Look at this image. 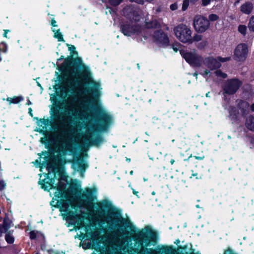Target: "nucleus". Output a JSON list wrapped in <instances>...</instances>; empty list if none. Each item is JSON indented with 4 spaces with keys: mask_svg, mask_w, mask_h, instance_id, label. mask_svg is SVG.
<instances>
[{
    "mask_svg": "<svg viewBox=\"0 0 254 254\" xmlns=\"http://www.w3.org/2000/svg\"><path fill=\"white\" fill-rule=\"evenodd\" d=\"M88 97L81 101L79 106H73L75 114L82 117L88 122V127L84 135L83 144L89 147L91 145L99 146L103 142L104 139L101 136L92 138V134L97 130H105L111 124L112 117L107 113L100 102L94 100L93 104L94 112H92L87 104Z\"/></svg>",
    "mask_w": 254,
    "mask_h": 254,
    "instance_id": "obj_1",
    "label": "nucleus"
},
{
    "mask_svg": "<svg viewBox=\"0 0 254 254\" xmlns=\"http://www.w3.org/2000/svg\"><path fill=\"white\" fill-rule=\"evenodd\" d=\"M40 175L39 185L42 189L45 190L49 191L52 189L54 190V197L51 202L52 205H54L55 202L56 206L60 209L61 215L64 220H72V223H77L78 224H81L80 217L75 215L72 212L74 208L75 202L73 195L70 191L65 188V185L61 181H58V185L54 186L55 180L49 178V173L43 174L44 179H41L42 175Z\"/></svg>",
    "mask_w": 254,
    "mask_h": 254,
    "instance_id": "obj_2",
    "label": "nucleus"
},
{
    "mask_svg": "<svg viewBox=\"0 0 254 254\" xmlns=\"http://www.w3.org/2000/svg\"><path fill=\"white\" fill-rule=\"evenodd\" d=\"M72 212L74 213L75 215H78L79 217L80 216V217H82V219L80 220L81 224V225L78 224L77 222L73 223L72 220L71 219L66 220L69 224L68 226L70 225H74L76 229L85 228L86 234L83 236L82 234H81L80 237H82V239L86 237L87 238L92 240L93 241L91 247L92 249H99L100 245L102 244L104 247H110L112 250L121 254H131L132 250L129 249L128 242H127L129 239L128 237L126 236L123 240L116 239L109 240L106 237L101 235L100 232L96 229H94L93 230H88L85 225L84 216L76 210H72ZM90 245H91V244H90ZM130 249H131L130 248Z\"/></svg>",
    "mask_w": 254,
    "mask_h": 254,
    "instance_id": "obj_3",
    "label": "nucleus"
},
{
    "mask_svg": "<svg viewBox=\"0 0 254 254\" xmlns=\"http://www.w3.org/2000/svg\"><path fill=\"white\" fill-rule=\"evenodd\" d=\"M124 15L130 20L131 25L124 24L122 26V31L124 35L130 36L134 34H138L141 32V27L139 24H133L132 20L139 22L144 18L142 15L143 11L139 9H134L131 6L126 7L123 11Z\"/></svg>",
    "mask_w": 254,
    "mask_h": 254,
    "instance_id": "obj_4",
    "label": "nucleus"
},
{
    "mask_svg": "<svg viewBox=\"0 0 254 254\" xmlns=\"http://www.w3.org/2000/svg\"><path fill=\"white\" fill-rule=\"evenodd\" d=\"M81 200L83 201V206L93 216H97L99 217L104 214V209H109L111 207L112 203L110 201L104 199L96 203L97 210L93 208L94 196L91 189L86 188L81 195Z\"/></svg>",
    "mask_w": 254,
    "mask_h": 254,
    "instance_id": "obj_5",
    "label": "nucleus"
},
{
    "mask_svg": "<svg viewBox=\"0 0 254 254\" xmlns=\"http://www.w3.org/2000/svg\"><path fill=\"white\" fill-rule=\"evenodd\" d=\"M135 241L141 248L138 254H156L155 251L152 248H147L154 245L156 241V235L151 230L145 229L139 232L136 235Z\"/></svg>",
    "mask_w": 254,
    "mask_h": 254,
    "instance_id": "obj_6",
    "label": "nucleus"
},
{
    "mask_svg": "<svg viewBox=\"0 0 254 254\" xmlns=\"http://www.w3.org/2000/svg\"><path fill=\"white\" fill-rule=\"evenodd\" d=\"M55 129L58 131L56 138L57 151L64 155L67 153L73 152L74 148L71 138L59 133L66 131V125L64 123L59 122L56 125Z\"/></svg>",
    "mask_w": 254,
    "mask_h": 254,
    "instance_id": "obj_7",
    "label": "nucleus"
},
{
    "mask_svg": "<svg viewBox=\"0 0 254 254\" xmlns=\"http://www.w3.org/2000/svg\"><path fill=\"white\" fill-rule=\"evenodd\" d=\"M230 60L231 57H230L226 58H222L221 57L214 58L212 56H209L206 57L203 60V62L204 65L209 69V70L203 69L199 67L198 71L199 74L202 75L204 78H207L211 76L210 70L219 68L221 65V63H224Z\"/></svg>",
    "mask_w": 254,
    "mask_h": 254,
    "instance_id": "obj_8",
    "label": "nucleus"
},
{
    "mask_svg": "<svg viewBox=\"0 0 254 254\" xmlns=\"http://www.w3.org/2000/svg\"><path fill=\"white\" fill-rule=\"evenodd\" d=\"M177 38L183 43H192V31L187 25L180 24L174 29Z\"/></svg>",
    "mask_w": 254,
    "mask_h": 254,
    "instance_id": "obj_9",
    "label": "nucleus"
},
{
    "mask_svg": "<svg viewBox=\"0 0 254 254\" xmlns=\"http://www.w3.org/2000/svg\"><path fill=\"white\" fill-rule=\"evenodd\" d=\"M82 75L84 77L86 82L91 84L87 94H92L94 98H98L100 96V83L92 79L91 72L88 68L85 69L82 72Z\"/></svg>",
    "mask_w": 254,
    "mask_h": 254,
    "instance_id": "obj_10",
    "label": "nucleus"
},
{
    "mask_svg": "<svg viewBox=\"0 0 254 254\" xmlns=\"http://www.w3.org/2000/svg\"><path fill=\"white\" fill-rule=\"evenodd\" d=\"M242 85V81L238 78H234L226 80L222 86L223 94L229 95L234 94Z\"/></svg>",
    "mask_w": 254,
    "mask_h": 254,
    "instance_id": "obj_11",
    "label": "nucleus"
},
{
    "mask_svg": "<svg viewBox=\"0 0 254 254\" xmlns=\"http://www.w3.org/2000/svg\"><path fill=\"white\" fill-rule=\"evenodd\" d=\"M180 53L186 62L193 67H199L202 62L201 56L195 50L192 51H181Z\"/></svg>",
    "mask_w": 254,
    "mask_h": 254,
    "instance_id": "obj_12",
    "label": "nucleus"
},
{
    "mask_svg": "<svg viewBox=\"0 0 254 254\" xmlns=\"http://www.w3.org/2000/svg\"><path fill=\"white\" fill-rule=\"evenodd\" d=\"M118 225L124 228L121 229L120 233L124 235H132L135 233L136 228L129 218H120L118 219Z\"/></svg>",
    "mask_w": 254,
    "mask_h": 254,
    "instance_id": "obj_13",
    "label": "nucleus"
},
{
    "mask_svg": "<svg viewBox=\"0 0 254 254\" xmlns=\"http://www.w3.org/2000/svg\"><path fill=\"white\" fill-rule=\"evenodd\" d=\"M83 156H81L80 155L79 157H77L72 164V168L75 171L79 172L82 178L84 177V173L88 166L85 159L83 158V157H87L86 153H83Z\"/></svg>",
    "mask_w": 254,
    "mask_h": 254,
    "instance_id": "obj_14",
    "label": "nucleus"
},
{
    "mask_svg": "<svg viewBox=\"0 0 254 254\" xmlns=\"http://www.w3.org/2000/svg\"><path fill=\"white\" fill-rule=\"evenodd\" d=\"M209 26V21L206 18L200 15H197L194 17L193 26L196 32L203 33L208 29Z\"/></svg>",
    "mask_w": 254,
    "mask_h": 254,
    "instance_id": "obj_15",
    "label": "nucleus"
},
{
    "mask_svg": "<svg viewBox=\"0 0 254 254\" xmlns=\"http://www.w3.org/2000/svg\"><path fill=\"white\" fill-rule=\"evenodd\" d=\"M62 67L65 72L70 74L68 79L69 85L72 86L76 83H80L79 77L77 74V70L75 71L74 69H71L70 63L65 62L62 65Z\"/></svg>",
    "mask_w": 254,
    "mask_h": 254,
    "instance_id": "obj_16",
    "label": "nucleus"
},
{
    "mask_svg": "<svg viewBox=\"0 0 254 254\" xmlns=\"http://www.w3.org/2000/svg\"><path fill=\"white\" fill-rule=\"evenodd\" d=\"M248 48L245 44H240L235 48L234 52V58L239 62L244 61L248 56Z\"/></svg>",
    "mask_w": 254,
    "mask_h": 254,
    "instance_id": "obj_17",
    "label": "nucleus"
},
{
    "mask_svg": "<svg viewBox=\"0 0 254 254\" xmlns=\"http://www.w3.org/2000/svg\"><path fill=\"white\" fill-rule=\"evenodd\" d=\"M153 36L155 42L158 45L163 47L169 45V38L164 32L158 30L154 31Z\"/></svg>",
    "mask_w": 254,
    "mask_h": 254,
    "instance_id": "obj_18",
    "label": "nucleus"
},
{
    "mask_svg": "<svg viewBox=\"0 0 254 254\" xmlns=\"http://www.w3.org/2000/svg\"><path fill=\"white\" fill-rule=\"evenodd\" d=\"M37 124L38 126L37 130L41 133L45 134L47 132L48 128L51 126L52 121L48 118H44L38 120L37 122Z\"/></svg>",
    "mask_w": 254,
    "mask_h": 254,
    "instance_id": "obj_19",
    "label": "nucleus"
},
{
    "mask_svg": "<svg viewBox=\"0 0 254 254\" xmlns=\"http://www.w3.org/2000/svg\"><path fill=\"white\" fill-rule=\"evenodd\" d=\"M44 160L41 161V157L40 158V162H38V160H36L33 163L37 167H39L40 168V171H42V169L44 168H46L47 170L49 169V159L48 158H43Z\"/></svg>",
    "mask_w": 254,
    "mask_h": 254,
    "instance_id": "obj_20",
    "label": "nucleus"
},
{
    "mask_svg": "<svg viewBox=\"0 0 254 254\" xmlns=\"http://www.w3.org/2000/svg\"><path fill=\"white\" fill-rule=\"evenodd\" d=\"M254 8L253 4L251 2H246L243 4L240 8L241 11L246 14H250Z\"/></svg>",
    "mask_w": 254,
    "mask_h": 254,
    "instance_id": "obj_21",
    "label": "nucleus"
},
{
    "mask_svg": "<svg viewBox=\"0 0 254 254\" xmlns=\"http://www.w3.org/2000/svg\"><path fill=\"white\" fill-rule=\"evenodd\" d=\"M69 86V85L64 86L61 91V97L68 103L70 102V97L68 94V87Z\"/></svg>",
    "mask_w": 254,
    "mask_h": 254,
    "instance_id": "obj_22",
    "label": "nucleus"
},
{
    "mask_svg": "<svg viewBox=\"0 0 254 254\" xmlns=\"http://www.w3.org/2000/svg\"><path fill=\"white\" fill-rule=\"evenodd\" d=\"M229 110V118L232 122H235L238 117V112L237 109L233 107H230Z\"/></svg>",
    "mask_w": 254,
    "mask_h": 254,
    "instance_id": "obj_23",
    "label": "nucleus"
},
{
    "mask_svg": "<svg viewBox=\"0 0 254 254\" xmlns=\"http://www.w3.org/2000/svg\"><path fill=\"white\" fill-rule=\"evenodd\" d=\"M246 126L248 129L254 131V117L250 116L247 118L246 121Z\"/></svg>",
    "mask_w": 254,
    "mask_h": 254,
    "instance_id": "obj_24",
    "label": "nucleus"
},
{
    "mask_svg": "<svg viewBox=\"0 0 254 254\" xmlns=\"http://www.w3.org/2000/svg\"><path fill=\"white\" fill-rule=\"evenodd\" d=\"M12 221L11 220L8 218L7 216H6L3 221L2 223V227L4 232H6L8 231V230L11 227Z\"/></svg>",
    "mask_w": 254,
    "mask_h": 254,
    "instance_id": "obj_25",
    "label": "nucleus"
},
{
    "mask_svg": "<svg viewBox=\"0 0 254 254\" xmlns=\"http://www.w3.org/2000/svg\"><path fill=\"white\" fill-rule=\"evenodd\" d=\"M23 100L22 96H14L13 98L8 97L6 101L10 104H17Z\"/></svg>",
    "mask_w": 254,
    "mask_h": 254,
    "instance_id": "obj_26",
    "label": "nucleus"
},
{
    "mask_svg": "<svg viewBox=\"0 0 254 254\" xmlns=\"http://www.w3.org/2000/svg\"><path fill=\"white\" fill-rule=\"evenodd\" d=\"M5 233V240L8 244H12L14 241V238L12 236V233L11 231H7Z\"/></svg>",
    "mask_w": 254,
    "mask_h": 254,
    "instance_id": "obj_27",
    "label": "nucleus"
},
{
    "mask_svg": "<svg viewBox=\"0 0 254 254\" xmlns=\"http://www.w3.org/2000/svg\"><path fill=\"white\" fill-rule=\"evenodd\" d=\"M238 30L242 35L245 36L248 31V28L245 25L240 24L238 26Z\"/></svg>",
    "mask_w": 254,
    "mask_h": 254,
    "instance_id": "obj_28",
    "label": "nucleus"
},
{
    "mask_svg": "<svg viewBox=\"0 0 254 254\" xmlns=\"http://www.w3.org/2000/svg\"><path fill=\"white\" fill-rule=\"evenodd\" d=\"M248 27L250 31L254 32V15L250 19L248 23Z\"/></svg>",
    "mask_w": 254,
    "mask_h": 254,
    "instance_id": "obj_29",
    "label": "nucleus"
},
{
    "mask_svg": "<svg viewBox=\"0 0 254 254\" xmlns=\"http://www.w3.org/2000/svg\"><path fill=\"white\" fill-rule=\"evenodd\" d=\"M54 37L57 39L58 41L59 42H63L64 41V39L63 38V35L62 33L60 32V30L58 31V33H56L54 35Z\"/></svg>",
    "mask_w": 254,
    "mask_h": 254,
    "instance_id": "obj_30",
    "label": "nucleus"
},
{
    "mask_svg": "<svg viewBox=\"0 0 254 254\" xmlns=\"http://www.w3.org/2000/svg\"><path fill=\"white\" fill-rule=\"evenodd\" d=\"M215 74L219 78H226L227 77L226 73L223 72L220 70H217L215 71Z\"/></svg>",
    "mask_w": 254,
    "mask_h": 254,
    "instance_id": "obj_31",
    "label": "nucleus"
},
{
    "mask_svg": "<svg viewBox=\"0 0 254 254\" xmlns=\"http://www.w3.org/2000/svg\"><path fill=\"white\" fill-rule=\"evenodd\" d=\"M159 23L156 20H153L150 25H148V27H154L155 28H158L160 27V24H159Z\"/></svg>",
    "mask_w": 254,
    "mask_h": 254,
    "instance_id": "obj_32",
    "label": "nucleus"
},
{
    "mask_svg": "<svg viewBox=\"0 0 254 254\" xmlns=\"http://www.w3.org/2000/svg\"><path fill=\"white\" fill-rule=\"evenodd\" d=\"M190 0H184L182 5V10L185 11L189 5V1Z\"/></svg>",
    "mask_w": 254,
    "mask_h": 254,
    "instance_id": "obj_33",
    "label": "nucleus"
},
{
    "mask_svg": "<svg viewBox=\"0 0 254 254\" xmlns=\"http://www.w3.org/2000/svg\"><path fill=\"white\" fill-rule=\"evenodd\" d=\"M209 20L211 21H215L218 19L219 16L215 14H211L208 16Z\"/></svg>",
    "mask_w": 254,
    "mask_h": 254,
    "instance_id": "obj_34",
    "label": "nucleus"
},
{
    "mask_svg": "<svg viewBox=\"0 0 254 254\" xmlns=\"http://www.w3.org/2000/svg\"><path fill=\"white\" fill-rule=\"evenodd\" d=\"M202 39V36L198 34H195L193 36H192V43L194 41H199Z\"/></svg>",
    "mask_w": 254,
    "mask_h": 254,
    "instance_id": "obj_35",
    "label": "nucleus"
},
{
    "mask_svg": "<svg viewBox=\"0 0 254 254\" xmlns=\"http://www.w3.org/2000/svg\"><path fill=\"white\" fill-rule=\"evenodd\" d=\"M123 0H109L111 4L113 5H119Z\"/></svg>",
    "mask_w": 254,
    "mask_h": 254,
    "instance_id": "obj_36",
    "label": "nucleus"
},
{
    "mask_svg": "<svg viewBox=\"0 0 254 254\" xmlns=\"http://www.w3.org/2000/svg\"><path fill=\"white\" fill-rule=\"evenodd\" d=\"M0 47L1 48V51L5 53L7 51V46L5 43H1Z\"/></svg>",
    "mask_w": 254,
    "mask_h": 254,
    "instance_id": "obj_37",
    "label": "nucleus"
},
{
    "mask_svg": "<svg viewBox=\"0 0 254 254\" xmlns=\"http://www.w3.org/2000/svg\"><path fill=\"white\" fill-rule=\"evenodd\" d=\"M6 186V183L3 180H0V190H3Z\"/></svg>",
    "mask_w": 254,
    "mask_h": 254,
    "instance_id": "obj_38",
    "label": "nucleus"
},
{
    "mask_svg": "<svg viewBox=\"0 0 254 254\" xmlns=\"http://www.w3.org/2000/svg\"><path fill=\"white\" fill-rule=\"evenodd\" d=\"M131 2H135L139 4H143L145 1H151L152 0H130Z\"/></svg>",
    "mask_w": 254,
    "mask_h": 254,
    "instance_id": "obj_39",
    "label": "nucleus"
},
{
    "mask_svg": "<svg viewBox=\"0 0 254 254\" xmlns=\"http://www.w3.org/2000/svg\"><path fill=\"white\" fill-rule=\"evenodd\" d=\"M37 232H35L34 231H31L30 232V238L31 239H34L36 237V234Z\"/></svg>",
    "mask_w": 254,
    "mask_h": 254,
    "instance_id": "obj_40",
    "label": "nucleus"
},
{
    "mask_svg": "<svg viewBox=\"0 0 254 254\" xmlns=\"http://www.w3.org/2000/svg\"><path fill=\"white\" fill-rule=\"evenodd\" d=\"M212 0H202L201 1H202V4L203 5V6H207L209 4H210L211 1Z\"/></svg>",
    "mask_w": 254,
    "mask_h": 254,
    "instance_id": "obj_41",
    "label": "nucleus"
},
{
    "mask_svg": "<svg viewBox=\"0 0 254 254\" xmlns=\"http://www.w3.org/2000/svg\"><path fill=\"white\" fill-rule=\"evenodd\" d=\"M178 7V5L176 3H173L170 5V9L173 11L177 9Z\"/></svg>",
    "mask_w": 254,
    "mask_h": 254,
    "instance_id": "obj_42",
    "label": "nucleus"
},
{
    "mask_svg": "<svg viewBox=\"0 0 254 254\" xmlns=\"http://www.w3.org/2000/svg\"><path fill=\"white\" fill-rule=\"evenodd\" d=\"M56 23H57V22L55 19H52L51 24L53 26V27H55L58 26L56 24Z\"/></svg>",
    "mask_w": 254,
    "mask_h": 254,
    "instance_id": "obj_43",
    "label": "nucleus"
},
{
    "mask_svg": "<svg viewBox=\"0 0 254 254\" xmlns=\"http://www.w3.org/2000/svg\"><path fill=\"white\" fill-rule=\"evenodd\" d=\"M250 142L252 145L251 147H254V135L251 137Z\"/></svg>",
    "mask_w": 254,
    "mask_h": 254,
    "instance_id": "obj_44",
    "label": "nucleus"
},
{
    "mask_svg": "<svg viewBox=\"0 0 254 254\" xmlns=\"http://www.w3.org/2000/svg\"><path fill=\"white\" fill-rule=\"evenodd\" d=\"M9 31L8 30H4L3 37L7 38V34Z\"/></svg>",
    "mask_w": 254,
    "mask_h": 254,
    "instance_id": "obj_45",
    "label": "nucleus"
},
{
    "mask_svg": "<svg viewBox=\"0 0 254 254\" xmlns=\"http://www.w3.org/2000/svg\"><path fill=\"white\" fill-rule=\"evenodd\" d=\"M172 48L175 52H177L179 50V48H178L177 47H176L174 45L173 46Z\"/></svg>",
    "mask_w": 254,
    "mask_h": 254,
    "instance_id": "obj_46",
    "label": "nucleus"
},
{
    "mask_svg": "<svg viewBox=\"0 0 254 254\" xmlns=\"http://www.w3.org/2000/svg\"><path fill=\"white\" fill-rule=\"evenodd\" d=\"M52 29L53 32L54 33V34L56 33V32L58 33V31L60 30V29H57L55 27H54L52 28Z\"/></svg>",
    "mask_w": 254,
    "mask_h": 254,
    "instance_id": "obj_47",
    "label": "nucleus"
},
{
    "mask_svg": "<svg viewBox=\"0 0 254 254\" xmlns=\"http://www.w3.org/2000/svg\"><path fill=\"white\" fill-rule=\"evenodd\" d=\"M28 113H29V114L30 115V116H31V117H32V116H33V114H32V109H31V108H29V109H28Z\"/></svg>",
    "mask_w": 254,
    "mask_h": 254,
    "instance_id": "obj_48",
    "label": "nucleus"
},
{
    "mask_svg": "<svg viewBox=\"0 0 254 254\" xmlns=\"http://www.w3.org/2000/svg\"><path fill=\"white\" fill-rule=\"evenodd\" d=\"M75 48L74 46H72L70 47H69V50H70V51H73V50H75Z\"/></svg>",
    "mask_w": 254,
    "mask_h": 254,
    "instance_id": "obj_49",
    "label": "nucleus"
},
{
    "mask_svg": "<svg viewBox=\"0 0 254 254\" xmlns=\"http://www.w3.org/2000/svg\"><path fill=\"white\" fill-rule=\"evenodd\" d=\"M0 231H4L2 227V224H0Z\"/></svg>",
    "mask_w": 254,
    "mask_h": 254,
    "instance_id": "obj_50",
    "label": "nucleus"
},
{
    "mask_svg": "<svg viewBox=\"0 0 254 254\" xmlns=\"http://www.w3.org/2000/svg\"><path fill=\"white\" fill-rule=\"evenodd\" d=\"M251 109L252 111H254V104H253L251 106Z\"/></svg>",
    "mask_w": 254,
    "mask_h": 254,
    "instance_id": "obj_51",
    "label": "nucleus"
},
{
    "mask_svg": "<svg viewBox=\"0 0 254 254\" xmlns=\"http://www.w3.org/2000/svg\"><path fill=\"white\" fill-rule=\"evenodd\" d=\"M175 162V160L174 159H171V161H170V163L171 164V165H173Z\"/></svg>",
    "mask_w": 254,
    "mask_h": 254,
    "instance_id": "obj_52",
    "label": "nucleus"
},
{
    "mask_svg": "<svg viewBox=\"0 0 254 254\" xmlns=\"http://www.w3.org/2000/svg\"><path fill=\"white\" fill-rule=\"evenodd\" d=\"M197 75H198V73L197 72H194V74H193V76H195L196 78H197Z\"/></svg>",
    "mask_w": 254,
    "mask_h": 254,
    "instance_id": "obj_53",
    "label": "nucleus"
},
{
    "mask_svg": "<svg viewBox=\"0 0 254 254\" xmlns=\"http://www.w3.org/2000/svg\"><path fill=\"white\" fill-rule=\"evenodd\" d=\"M180 243V241L179 240H177L175 242V244H176L177 245L179 244Z\"/></svg>",
    "mask_w": 254,
    "mask_h": 254,
    "instance_id": "obj_54",
    "label": "nucleus"
},
{
    "mask_svg": "<svg viewBox=\"0 0 254 254\" xmlns=\"http://www.w3.org/2000/svg\"><path fill=\"white\" fill-rule=\"evenodd\" d=\"M31 104L32 103H31V101L30 100H28L27 103V105H31Z\"/></svg>",
    "mask_w": 254,
    "mask_h": 254,
    "instance_id": "obj_55",
    "label": "nucleus"
},
{
    "mask_svg": "<svg viewBox=\"0 0 254 254\" xmlns=\"http://www.w3.org/2000/svg\"><path fill=\"white\" fill-rule=\"evenodd\" d=\"M133 194L137 195V193H138V192L134 190H133Z\"/></svg>",
    "mask_w": 254,
    "mask_h": 254,
    "instance_id": "obj_56",
    "label": "nucleus"
},
{
    "mask_svg": "<svg viewBox=\"0 0 254 254\" xmlns=\"http://www.w3.org/2000/svg\"><path fill=\"white\" fill-rule=\"evenodd\" d=\"M3 233H4V231H0V237H1L2 236Z\"/></svg>",
    "mask_w": 254,
    "mask_h": 254,
    "instance_id": "obj_57",
    "label": "nucleus"
},
{
    "mask_svg": "<svg viewBox=\"0 0 254 254\" xmlns=\"http://www.w3.org/2000/svg\"><path fill=\"white\" fill-rule=\"evenodd\" d=\"M209 93H210L209 92L207 93L206 94V97H210V96H209Z\"/></svg>",
    "mask_w": 254,
    "mask_h": 254,
    "instance_id": "obj_58",
    "label": "nucleus"
},
{
    "mask_svg": "<svg viewBox=\"0 0 254 254\" xmlns=\"http://www.w3.org/2000/svg\"><path fill=\"white\" fill-rule=\"evenodd\" d=\"M108 12L110 13V14H112V9L111 8H109V10H108Z\"/></svg>",
    "mask_w": 254,
    "mask_h": 254,
    "instance_id": "obj_59",
    "label": "nucleus"
},
{
    "mask_svg": "<svg viewBox=\"0 0 254 254\" xmlns=\"http://www.w3.org/2000/svg\"><path fill=\"white\" fill-rule=\"evenodd\" d=\"M204 157H196V158L198 159H203Z\"/></svg>",
    "mask_w": 254,
    "mask_h": 254,
    "instance_id": "obj_60",
    "label": "nucleus"
},
{
    "mask_svg": "<svg viewBox=\"0 0 254 254\" xmlns=\"http://www.w3.org/2000/svg\"><path fill=\"white\" fill-rule=\"evenodd\" d=\"M129 173H130V175H132L133 174V171H131Z\"/></svg>",
    "mask_w": 254,
    "mask_h": 254,
    "instance_id": "obj_61",
    "label": "nucleus"
},
{
    "mask_svg": "<svg viewBox=\"0 0 254 254\" xmlns=\"http://www.w3.org/2000/svg\"><path fill=\"white\" fill-rule=\"evenodd\" d=\"M41 141L42 142H44V138H41Z\"/></svg>",
    "mask_w": 254,
    "mask_h": 254,
    "instance_id": "obj_62",
    "label": "nucleus"
},
{
    "mask_svg": "<svg viewBox=\"0 0 254 254\" xmlns=\"http://www.w3.org/2000/svg\"><path fill=\"white\" fill-rule=\"evenodd\" d=\"M155 194V192L154 191L152 192V194L154 195Z\"/></svg>",
    "mask_w": 254,
    "mask_h": 254,
    "instance_id": "obj_63",
    "label": "nucleus"
},
{
    "mask_svg": "<svg viewBox=\"0 0 254 254\" xmlns=\"http://www.w3.org/2000/svg\"><path fill=\"white\" fill-rule=\"evenodd\" d=\"M244 104L246 106H248V104L247 103L244 102Z\"/></svg>",
    "mask_w": 254,
    "mask_h": 254,
    "instance_id": "obj_64",
    "label": "nucleus"
}]
</instances>
